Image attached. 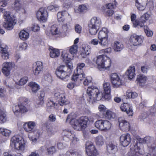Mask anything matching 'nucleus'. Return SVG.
Wrapping results in <instances>:
<instances>
[{
    "label": "nucleus",
    "instance_id": "nucleus-1",
    "mask_svg": "<svg viewBox=\"0 0 156 156\" xmlns=\"http://www.w3.org/2000/svg\"><path fill=\"white\" fill-rule=\"evenodd\" d=\"M76 117L75 113H71L68 116L66 121L70 122L72 127L76 130H79L85 128L87 126L88 118L86 116H83L76 119Z\"/></svg>",
    "mask_w": 156,
    "mask_h": 156
},
{
    "label": "nucleus",
    "instance_id": "nucleus-2",
    "mask_svg": "<svg viewBox=\"0 0 156 156\" xmlns=\"http://www.w3.org/2000/svg\"><path fill=\"white\" fill-rule=\"evenodd\" d=\"M36 123L33 121H28L24 123L22 127L24 130L28 133H33V135L31 136H29L30 140L32 141V143L34 144L37 141L41 133L40 130L35 127Z\"/></svg>",
    "mask_w": 156,
    "mask_h": 156
},
{
    "label": "nucleus",
    "instance_id": "nucleus-3",
    "mask_svg": "<svg viewBox=\"0 0 156 156\" xmlns=\"http://www.w3.org/2000/svg\"><path fill=\"white\" fill-rule=\"evenodd\" d=\"M100 70H109L111 66L112 61L109 57L103 55H100L93 60Z\"/></svg>",
    "mask_w": 156,
    "mask_h": 156
},
{
    "label": "nucleus",
    "instance_id": "nucleus-4",
    "mask_svg": "<svg viewBox=\"0 0 156 156\" xmlns=\"http://www.w3.org/2000/svg\"><path fill=\"white\" fill-rule=\"evenodd\" d=\"M87 99L89 102L95 100L99 101L104 97L106 98V95H104L101 90L94 86L89 87L87 91Z\"/></svg>",
    "mask_w": 156,
    "mask_h": 156
},
{
    "label": "nucleus",
    "instance_id": "nucleus-5",
    "mask_svg": "<svg viewBox=\"0 0 156 156\" xmlns=\"http://www.w3.org/2000/svg\"><path fill=\"white\" fill-rule=\"evenodd\" d=\"M73 69L72 63H69L66 66L62 65L58 67L55 74L57 77L62 80H67L69 78Z\"/></svg>",
    "mask_w": 156,
    "mask_h": 156
},
{
    "label": "nucleus",
    "instance_id": "nucleus-6",
    "mask_svg": "<svg viewBox=\"0 0 156 156\" xmlns=\"http://www.w3.org/2000/svg\"><path fill=\"white\" fill-rule=\"evenodd\" d=\"M25 144L23 137L18 135L13 136L11 140V146L12 148L22 152H23L25 150Z\"/></svg>",
    "mask_w": 156,
    "mask_h": 156
},
{
    "label": "nucleus",
    "instance_id": "nucleus-7",
    "mask_svg": "<svg viewBox=\"0 0 156 156\" xmlns=\"http://www.w3.org/2000/svg\"><path fill=\"white\" fill-rule=\"evenodd\" d=\"M3 17L4 20L2 24L3 27L8 30L13 29L16 23L15 17L11 15L9 11L4 12Z\"/></svg>",
    "mask_w": 156,
    "mask_h": 156
},
{
    "label": "nucleus",
    "instance_id": "nucleus-8",
    "mask_svg": "<svg viewBox=\"0 0 156 156\" xmlns=\"http://www.w3.org/2000/svg\"><path fill=\"white\" fill-rule=\"evenodd\" d=\"M101 26V21L98 17L94 16L90 20L89 23V30L91 35H95Z\"/></svg>",
    "mask_w": 156,
    "mask_h": 156
},
{
    "label": "nucleus",
    "instance_id": "nucleus-9",
    "mask_svg": "<svg viewBox=\"0 0 156 156\" xmlns=\"http://www.w3.org/2000/svg\"><path fill=\"white\" fill-rule=\"evenodd\" d=\"M55 98L61 106L69 104L70 102L66 98V94L64 90L58 89L55 91L54 93Z\"/></svg>",
    "mask_w": 156,
    "mask_h": 156
},
{
    "label": "nucleus",
    "instance_id": "nucleus-10",
    "mask_svg": "<svg viewBox=\"0 0 156 156\" xmlns=\"http://www.w3.org/2000/svg\"><path fill=\"white\" fill-rule=\"evenodd\" d=\"M94 126L100 130L106 132L110 129L112 124L107 120L99 119L95 122Z\"/></svg>",
    "mask_w": 156,
    "mask_h": 156
},
{
    "label": "nucleus",
    "instance_id": "nucleus-11",
    "mask_svg": "<svg viewBox=\"0 0 156 156\" xmlns=\"http://www.w3.org/2000/svg\"><path fill=\"white\" fill-rule=\"evenodd\" d=\"M138 144H135L130 146V151L126 156H143L141 149Z\"/></svg>",
    "mask_w": 156,
    "mask_h": 156
},
{
    "label": "nucleus",
    "instance_id": "nucleus-12",
    "mask_svg": "<svg viewBox=\"0 0 156 156\" xmlns=\"http://www.w3.org/2000/svg\"><path fill=\"white\" fill-rule=\"evenodd\" d=\"M144 37L136 34L131 35L129 39V44L131 45L136 46L141 44L143 41Z\"/></svg>",
    "mask_w": 156,
    "mask_h": 156
},
{
    "label": "nucleus",
    "instance_id": "nucleus-13",
    "mask_svg": "<svg viewBox=\"0 0 156 156\" xmlns=\"http://www.w3.org/2000/svg\"><path fill=\"white\" fill-rule=\"evenodd\" d=\"M15 64L11 62H5L2 64V72L6 76H9L10 74L11 71L14 67Z\"/></svg>",
    "mask_w": 156,
    "mask_h": 156
},
{
    "label": "nucleus",
    "instance_id": "nucleus-14",
    "mask_svg": "<svg viewBox=\"0 0 156 156\" xmlns=\"http://www.w3.org/2000/svg\"><path fill=\"white\" fill-rule=\"evenodd\" d=\"M12 110L15 115H19L20 113L23 114L28 111L26 105L22 104H20L18 105H14L12 107Z\"/></svg>",
    "mask_w": 156,
    "mask_h": 156
},
{
    "label": "nucleus",
    "instance_id": "nucleus-15",
    "mask_svg": "<svg viewBox=\"0 0 156 156\" xmlns=\"http://www.w3.org/2000/svg\"><path fill=\"white\" fill-rule=\"evenodd\" d=\"M12 8L20 14L26 15L27 13L26 9L22 6L20 0H15L14 3L12 5Z\"/></svg>",
    "mask_w": 156,
    "mask_h": 156
},
{
    "label": "nucleus",
    "instance_id": "nucleus-16",
    "mask_svg": "<svg viewBox=\"0 0 156 156\" xmlns=\"http://www.w3.org/2000/svg\"><path fill=\"white\" fill-rule=\"evenodd\" d=\"M111 80L113 87L114 88H118L122 84V79L116 73H113L111 76Z\"/></svg>",
    "mask_w": 156,
    "mask_h": 156
},
{
    "label": "nucleus",
    "instance_id": "nucleus-17",
    "mask_svg": "<svg viewBox=\"0 0 156 156\" xmlns=\"http://www.w3.org/2000/svg\"><path fill=\"white\" fill-rule=\"evenodd\" d=\"M86 153L88 156H95L97 154V151L94 145L92 142L87 141L86 144Z\"/></svg>",
    "mask_w": 156,
    "mask_h": 156
},
{
    "label": "nucleus",
    "instance_id": "nucleus-18",
    "mask_svg": "<svg viewBox=\"0 0 156 156\" xmlns=\"http://www.w3.org/2000/svg\"><path fill=\"white\" fill-rule=\"evenodd\" d=\"M36 16L37 19L42 22L46 21L48 16L47 10L43 8H40L37 12Z\"/></svg>",
    "mask_w": 156,
    "mask_h": 156
},
{
    "label": "nucleus",
    "instance_id": "nucleus-19",
    "mask_svg": "<svg viewBox=\"0 0 156 156\" xmlns=\"http://www.w3.org/2000/svg\"><path fill=\"white\" fill-rule=\"evenodd\" d=\"M50 33L52 35H55L57 37H65L60 27H58L55 24L51 26Z\"/></svg>",
    "mask_w": 156,
    "mask_h": 156
},
{
    "label": "nucleus",
    "instance_id": "nucleus-20",
    "mask_svg": "<svg viewBox=\"0 0 156 156\" xmlns=\"http://www.w3.org/2000/svg\"><path fill=\"white\" fill-rule=\"evenodd\" d=\"M119 126L121 130L123 131H128L130 129L129 124L123 117H120L118 119Z\"/></svg>",
    "mask_w": 156,
    "mask_h": 156
},
{
    "label": "nucleus",
    "instance_id": "nucleus-21",
    "mask_svg": "<svg viewBox=\"0 0 156 156\" xmlns=\"http://www.w3.org/2000/svg\"><path fill=\"white\" fill-rule=\"evenodd\" d=\"M120 141L121 144L123 147L128 146L131 141L130 135L128 133L122 134L120 137Z\"/></svg>",
    "mask_w": 156,
    "mask_h": 156
},
{
    "label": "nucleus",
    "instance_id": "nucleus-22",
    "mask_svg": "<svg viewBox=\"0 0 156 156\" xmlns=\"http://www.w3.org/2000/svg\"><path fill=\"white\" fill-rule=\"evenodd\" d=\"M85 76V74L82 71L75 72L72 76V80L79 83L84 79Z\"/></svg>",
    "mask_w": 156,
    "mask_h": 156
},
{
    "label": "nucleus",
    "instance_id": "nucleus-23",
    "mask_svg": "<svg viewBox=\"0 0 156 156\" xmlns=\"http://www.w3.org/2000/svg\"><path fill=\"white\" fill-rule=\"evenodd\" d=\"M120 108L122 112H126L129 116H132L133 114V111L131 105L127 103L122 104Z\"/></svg>",
    "mask_w": 156,
    "mask_h": 156
},
{
    "label": "nucleus",
    "instance_id": "nucleus-24",
    "mask_svg": "<svg viewBox=\"0 0 156 156\" xmlns=\"http://www.w3.org/2000/svg\"><path fill=\"white\" fill-rule=\"evenodd\" d=\"M12 133V131L9 129L4 127L0 128V133L5 137L3 142H5L9 139Z\"/></svg>",
    "mask_w": 156,
    "mask_h": 156
},
{
    "label": "nucleus",
    "instance_id": "nucleus-25",
    "mask_svg": "<svg viewBox=\"0 0 156 156\" xmlns=\"http://www.w3.org/2000/svg\"><path fill=\"white\" fill-rule=\"evenodd\" d=\"M7 47L0 44V52L2 58L7 60L9 58V53L7 50Z\"/></svg>",
    "mask_w": 156,
    "mask_h": 156
},
{
    "label": "nucleus",
    "instance_id": "nucleus-26",
    "mask_svg": "<svg viewBox=\"0 0 156 156\" xmlns=\"http://www.w3.org/2000/svg\"><path fill=\"white\" fill-rule=\"evenodd\" d=\"M136 15L135 14L133 13L131 14V20L133 23V27L138 28L142 27L143 23L140 22V20L139 21L138 20H136Z\"/></svg>",
    "mask_w": 156,
    "mask_h": 156
},
{
    "label": "nucleus",
    "instance_id": "nucleus-27",
    "mask_svg": "<svg viewBox=\"0 0 156 156\" xmlns=\"http://www.w3.org/2000/svg\"><path fill=\"white\" fill-rule=\"evenodd\" d=\"M62 57L63 62H65L66 65L70 62V60L72 59L73 56L72 57L69 54L67 50H64L62 52Z\"/></svg>",
    "mask_w": 156,
    "mask_h": 156
},
{
    "label": "nucleus",
    "instance_id": "nucleus-28",
    "mask_svg": "<svg viewBox=\"0 0 156 156\" xmlns=\"http://www.w3.org/2000/svg\"><path fill=\"white\" fill-rule=\"evenodd\" d=\"M144 143L147 144V146L149 151L152 152L156 147V144H153L151 141V138L149 137H145L144 139Z\"/></svg>",
    "mask_w": 156,
    "mask_h": 156
},
{
    "label": "nucleus",
    "instance_id": "nucleus-29",
    "mask_svg": "<svg viewBox=\"0 0 156 156\" xmlns=\"http://www.w3.org/2000/svg\"><path fill=\"white\" fill-rule=\"evenodd\" d=\"M68 16L69 18L71 19V16L66 11H62L59 12L57 14L58 21L62 22L65 20L64 17Z\"/></svg>",
    "mask_w": 156,
    "mask_h": 156
},
{
    "label": "nucleus",
    "instance_id": "nucleus-30",
    "mask_svg": "<svg viewBox=\"0 0 156 156\" xmlns=\"http://www.w3.org/2000/svg\"><path fill=\"white\" fill-rule=\"evenodd\" d=\"M117 151V146L113 143H110L107 145V151L110 154H115Z\"/></svg>",
    "mask_w": 156,
    "mask_h": 156
},
{
    "label": "nucleus",
    "instance_id": "nucleus-31",
    "mask_svg": "<svg viewBox=\"0 0 156 156\" xmlns=\"http://www.w3.org/2000/svg\"><path fill=\"white\" fill-rule=\"evenodd\" d=\"M147 77L145 75L140 74L137 76L136 81L140 86H144L147 81Z\"/></svg>",
    "mask_w": 156,
    "mask_h": 156
},
{
    "label": "nucleus",
    "instance_id": "nucleus-32",
    "mask_svg": "<svg viewBox=\"0 0 156 156\" xmlns=\"http://www.w3.org/2000/svg\"><path fill=\"white\" fill-rule=\"evenodd\" d=\"M28 86L31 88L32 92L34 93H36L40 89V85L34 82H30L28 84Z\"/></svg>",
    "mask_w": 156,
    "mask_h": 156
},
{
    "label": "nucleus",
    "instance_id": "nucleus-33",
    "mask_svg": "<svg viewBox=\"0 0 156 156\" xmlns=\"http://www.w3.org/2000/svg\"><path fill=\"white\" fill-rule=\"evenodd\" d=\"M36 66V68L33 71V73L35 75L37 76L43 69V66L42 62L40 61L37 62Z\"/></svg>",
    "mask_w": 156,
    "mask_h": 156
},
{
    "label": "nucleus",
    "instance_id": "nucleus-34",
    "mask_svg": "<svg viewBox=\"0 0 156 156\" xmlns=\"http://www.w3.org/2000/svg\"><path fill=\"white\" fill-rule=\"evenodd\" d=\"M135 67L134 66H131L127 70L126 74L129 79H132L135 76Z\"/></svg>",
    "mask_w": 156,
    "mask_h": 156
},
{
    "label": "nucleus",
    "instance_id": "nucleus-35",
    "mask_svg": "<svg viewBox=\"0 0 156 156\" xmlns=\"http://www.w3.org/2000/svg\"><path fill=\"white\" fill-rule=\"evenodd\" d=\"M147 0H136V5L139 10H143L145 8V3Z\"/></svg>",
    "mask_w": 156,
    "mask_h": 156
},
{
    "label": "nucleus",
    "instance_id": "nucleus-36",
    "mask_svg": "<svg viewBox=\"0 0 156 156\" xmlns=\"http://www.w3.org/2000/svg\"><path fill=\"white\" fill-rule=\"evenodd\" d=\"M96 145L98 147H101L104 144L105 139L101 135H99L95 139Z\"/></svg>",
    "mask_w": 156,
    "mask_h": 156
},
{
    "label": "nucleus",
    "instance_id": "nucleus-37",
    "mask_svg": "<svg viewBox=\"0 0 156 156\" xmlns=\"http://www.w3.org/2000/svg\"><path fill=\"white\" fill-rule=\"evenodd\" d=\"M108 30L106 28L103 27L99 32L98 37V38L108 37Z\"/></svg>",
    "mask_w": 156,
    "mask_h": 156
},
{
    "label": "nucleus",
    "instance_id": "nucleus-38",
    "mask_svg": "<svg viewBox=\"0 0 156 156\" xmlns=\"http://www.w3.org/2000/svg\"><path fill=\"white\" fill-rule=\"evenodd\" d=\"M90 9V6L87 4H82L79 5L78 10L81 13H84L89 11Z\"/></svg>",
    "mask_w": 156,
    "mask_h": 156
},
{
    "label": "nucleus",
    "instance_id": "nucleus-39",
    "mask_svg": "<svg viewBox=\"0 0 156 156\" xmlns=\"http://www.w3.org/2000/svg\"><path fill=\"white\" fill-rule=\"evenodd\" d=\"M123 48V44L120 42L115 41L114 44L113 48L115 52H119Z\"/></svg>",
    "mask_w": 156,
    "mask_h": 156
},
{
    "label": "nucleus",
    "instance_id": "nucleus-40",
    "mask_svg": "<svg viewBox=\"0 0 156 156\" xmlns=\"http://www.w3.org/2000/svg\"><path fill=\"white\" fill-rule=\"evenodd\" d=\"M19 38L23 41L27 39L29 37V34L25 30H21L19 34Z\"/></svg>",
    "mask_w": 156,
    "mask_h": 156
},
{
    "label": "nucleus",
    "instance_id": "nucleus-41",
    "mask_svg": "<svg viewBox=\"0 0 156 156\" xmlns=\"http://www.w3.org/2000/svg\"><path fill=\"white\" fill-rule=\"evenodd\" d=\"M62 26L60 27L61 30L65 36L66 34V32L67 31L68 29L70 27V23L69 22H62Z\"/></svg>",
    "mask_w": 156,
    "mask_h": 156
},
{
    "label": "nucleus",
    "instance_id": "nucleus-42",
    "mask_svg": "<svg viewBox=\"0 0 156 156\" xmlns=\"http://www.w3.org/2000/svg\"><path fill=\"white\" fill-rule=\"evenodd\" d=\"M99 40V44L102 47H107L109 44L108 37L98 38Z\"/></svg>",
    "mask_w": 156,
    "mask_h": 156
},
{
    "label": "nucleus",
    "instance_id": "nucleus-43",
    "mask_svg": "<svg viewBox=\"0 0 156 156\" xmlns=\"http://www.w3.org/2000/svg\"><path fill=\"white\" fill-rule=\"evenodd\" d=\"M50 55L51 57L55 58L58 57L60 55V52L58 49L50 48Z\"/></svg>",
    "mask_w": 156,
    "mask_h": 156
},
{
    "label": "nucleus",
    "instance_id": "nucleus-44",
    "mask_svg": "<svg viewBox=\"0 0 156 156\" xmlns=\"http://www.w3.org/2000/svg\"><path fill=\"white\" fill-rule=\"evenodd\" d=\"M151 17V15L147 12L145 13L141 16L140 20V22L143 23L142 27L144 26V23L147 20L150 19Z\"/></svg>",
    "mask_w": 156,
    "mask_h": 156
},
{
    "label": "nucleus",
    "instance_id": "nucleus-45",
    "mask_svg": "<svg viewBox=\"0 0 156 156\" xmlns=\"http://www.w3.org/2000/svg\"><path fill=\"white\" fill-rule=\"evenodd\" d=\"M45 96V93L44 91H41L39 96V100H37L36 103L38 105L43 106L44 104V97Z\"/></svg>",
    "mask_w": 156,
    "mask_h": 156
},
{
    "label": "nucleus",
    "instance_id": "nucleus-46",
    "mask_svg": "<svg viewBox=\"0 0 156 156\" xmlns=\"http://www.w3.org/2000/svg\"><path fill=\"white\" fill-rule=\"evenodd\" d=\"M66 156H82L81 153L75 150L67 151L66 153Z\"/></svg>",
    "mask_w": 156,
    "mask_h": 156
},
{
    "label": "nucleus",
    "instance_id": "nucleus-47",
    "mask_svg": "<svg viewBox=\"0 0 156 156\" xmlns=\"http://www.w3.org/2000/svg\"><path fill=\"white\" fill-rule=\"evenodd\" d=\"M103 87L105 94L108 96L111 91V87L109 83H105L103 84Z\"/></svg>",
    "mask_w": 156,
    "mask_h": 156
},
{
    "label": "nucleus",
    "instance_id": "nucleus-48",
    "mask_svg": "<svg viewBox=\"0 0 156 156\" xmlns=\"http://www.w3.org/2000/svg\"><path fill=\"white\" fill-rule=\"evenodd\" d=\"M7 119L5 112L0 110V124H2L5 122Z\"/></svg>",
    "mask_w": 156,
    "mask_h": 156
},
{
    "label": "nucleus",
    "instance_id": "nucleus-49",
    "mask_svg": "<svg viewBox=\"0 0 156 156\" xmlns=\"http://www.w3.org/2000/svg\"><path fill=\"white\" fill-rule=\"evenodd\" d=\"M62 134L63 136L68 138H70L71 136H74L73 132L69 130H65L63 131Z\"/></svg>",
    "mask_w": 156,
    "mask_h": 156
},
{
    "label": "nucleus",
    "instance_id": "nucleus-50",
    "mask_svg": "<svg viewBox=\"0 0 156 156\" xmlns=\"http://www.w3.org/2000/svg\"><path fill=\"white\" fill-rule=\"evenodd\" d=\"M104 115L107 119L110 120H112L115 117V114L114 113L108 110Z\"/></svg>",
    "mask_w": 156,
    "mask_h": 156
},
{
    "label": "nucleus",
    "instance_id": "nucleus-51",
    "mask_svg": "<svg viewBox=\"0 0 156 156\" xmlns=\"http://www.w3.org/2000/svg\"><path fill=\"white\" fill-rule=\"evenodd\" d=\"M55 104L53 101L49 100L47 104V109L48 111H51L54 108H55Z\"/></svg>",
    "mask_w": 156,
    "mask_h": 156
},
{
    "label": "nucleus",
    "instance_id": "nucleus-52",
    "mask_svg": "<svg viewBox=\"0 0 156 156\" xmlns=\"http://www.w3.org/2000/svg\"><path fill=\"white\" fill-rule=\"evenodd\" d=\"M126 95L129 98H134L137 97V94L135 92H132L128 90L126 92Z\"/></svg>",
    "mask_w": 156,
    "mask_h": 156
},
{
    "label": "nucleus",
    "instance_id": "nucleus-53",
    "mask_svg": "<svg viewBox=\"0 0 156 156\" xmlns=\"http://www.w3.org/2000/svg\"><path fill=\"white\" fill-rule=\"evenodd\" d=\"M98 110L99 112L104 115L108 111L106 107L103 105H100L98 106Z\"/></svg>",
    "mask_w": 156,
    "mask_h": 156
},
{
    "label": "nucleus",
    "instance_id": "nucleus-54",
    "mask_svg": "<svg viewBox=\"0 0 156 156\" xmlns=\"http://www.w3.org/2000/svg\"><path fill=\"white\" fill-rule=\"evenodd\" d=\"M69 48V51L71 54L73 55L77 53L78 49L77 45H73Z\"/></svg>",
    "mask_w": 156,
    "mask_h": 156
},
{
    "label": "nucleus",
    "instance_id": "nucleus-55",
    "mask_svg": "<svg viewBox=\"0 0 156 156\" xmlns=\"http://www.w3.org/2000/svg\"><path fill=\"white\" fill-rule=\"evenodd\" d=\"M28 80V78L27 76H24L18 82H16V83L22 86L25 84Z\"/></svg>",
    "mask_w": 156,
    "mask_h": 156
},
{
    "label": "nucleus",
    "instance_id": "nucleus-56",
    "mask_svg": "<svg viewBox=\"0 0 156 156\" xmlns=\"http://www.w3.org/2000/svg\"><path fill=\"white\" fill-rule=\"evenodd\" d=\"M144 30L146 35L148 37H151L153 34V32L150 30L147 26H144Z\"/></svg>",
    "mask_w": 156,
    "mask_h": 156
},
{
    "label": "nucleus",
    "instance_id": "nucleus-57",
    "mask_svg": "<svg viewBox=\"0 0 156 156\" xmlns=\"http://www.w3.org/2000/svg\"><path fill=\"white\" fill-rule=\"evenodd\" d=\"M112 51V48L111 47L105 49H101L99 51V54H110Z\"/></svg>",
    "mask_w": 156,
    "mask_h": 156
},
{
    "label": "nucleus",
    "instance_id": "nucleus-58",
    "mask_svg": "<svg viewBox=\"0 0 156 156\" xmlns=\"http://www.w3.org/2000/svg\"><path fill=\"white\" fill-rule=\"evenodd\" d=\"M7 4V2L5 0L0 1V12H2L4 13L6 11L2 8L6 6Z\"/></svg>",
    "mask_w": 156,
    "mask_h": 156
},
{
    "label": "nucleus",
    "instance_id": "nucleus-59",
    "mask_svg": "<svg viewBox=\"0 0 156 156\" xmlns=\"http://www.w3.org/2000/svg\"><path fill=\"white\" fill-rule=\"evenodd\" d=\"M48 9L49 10L54 12L58 10L59 6L56 5H50L48 7Z\"/></svg>",
    "mask_w": 156,
    "mask_h": 156
},
{
    "label": "nucleus",
    "instance_id": "nucleus-60",
    "mask_svg": "<svg viewBox=\"0 0 156 156\" xmlns=\"http://www.w3.org/2000/svg\"><path fill=\"white\" fill-rule=\"evenodd\" d=\"M85 65L84 63H79L77 64L76 69V72H83L82 69L85 66Z\"/></svg>",
    "mask_w": 156,
    "mask_h": 156
},
{
    "label": "nucleus",
    "instance_id": "nucleus-61",
    "mask_svg": "<svg viewBox=\"0 0 156 156\" xmlns=\"http://www.w3.org/2000/svg\"><path fill=\"white\" fill-rule=\"evenodd\" d=\"M92 81V78L90 76H88L86 77L84 82L83 84L85 86H87Z\"/></svg>",
    "mask_w": 156,
    "mask_h": 156
},
{
    "label": "nucleus",
    "instance_id": "nucleus-62",
    "mask_svg": "<svg viewBox=\"0 0 156 156\" xmlns=\"http://www.w3.org/2000/svg\"><path fill=\"white\" fill-rule=\"evenodd\" d=\"M81 51L85 52L87 54H90V46L87 45H83V46Z\"/></svg>",
    "mask_w": 156,
    "mask_h": 156
},
{
    "label": "nucleus",
    "instance_id": "nucleus-63",
    "mask_svg": "<svg viewBox=\"0 0 156 156\" xmlns=\"http://www.w3.org/2000/svg\"><path fill=\"white\" fill-rule=\"evenodd\" d=\"M47 152L49 155H52L56 152L55 148L54 147L52 146L47 149Z\"/></svg>",
    "mask_w": 156,
    "mask_h": 156
},
{
    "label": "nucleus",
    "instance_id": "nucleus-64",
    "mask_svg": "<svg viewBox=\"0 0 156 156\" xmlns=\"http://www.w3.org/2000/svg\"><path fill=\"white\" fill-rule=\"evenodd\" d=\"M105 14L106 16H111L113 14V11L112 9H105Z\"/></svg>",
    "mask_w": 156,
    "mask_h": 156
}]
</instances>
